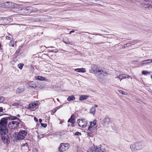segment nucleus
<instances>
[{"mask_svg":"<svg viewBox=\"0 0 152 152\" xmlns=\"http://www.w3.org/2000/svg\"><path fill=\"white\" fill-rule=\"evenodd\" d=\"M77 123L78 126L82 128H84L87 126L88 121L85 118L79 119L77 120Z\"/></svg>","mask_w":152,"mask_h":152,"instance_id":"6e6552de","label":"nucleus"},{"mask_svg":"<svg viewBox=\"0 0 152 152\" xmlns=\"http://www.w3.org/2000/svg\"><path fill=\"white\" fill-rule=\"evenodd\" d=\"M1 43H0V50H1L2 49L1 48Z\"/></svg>","mask_w":152,"mask_h":152,"instance_id":"de8ad7c7","label":"nucleus"},{"mask_svg":"<svg viewBox=\"0 0 152 152\" xmlns=\"http://www.w3.org/2000/svg\"><path fill=\"white\" fill-rule=\"evenodd\" d=\"M89 96L87 95H82L80 96L79 100L81 101H83L86 100Z\"/></svg>","mask_w":152,"mask_h":152,"instance_id":"6ab92c4d","label":"nucleus"},{"mask_svg":"<svg viewBox=\"0 0 152 152\" xmlns=\"http://www.w3.org/2000/svg\"><path fill=\"white\" fill-rule=\"evenodd\" d=\"M74 123L72 124L71 126H72V127H73V126H74Z\"/></svg>","mask_w":152,"mask_h":152,"instance_id":"09e8293b","label":"nucleus"},{"mask_svg":"<svg viewBox=\"0 0 152 152\" xmlns=\"http://www.w3.org/2000/svg\"><path fill=\"white\" fill-rule=\"evenodd\" d=\"M142 73L143 75H146L148 74H150L151 73L150 72H148L147 70H143L142 71Z\"/></svg>","mask_w":152,"mask_h":152,"instance_id":"a878e982","label":"nucleus"},{"mask_svg":"<svg viewBox=\"0 0 152 152\" xmlns=\"http://www.w3.org/2000/svg\"><path fill=\"white\" fill-rule=\"evenodd\" d=\"M14 6V3L7 1L6 3L0 4V7L2 8H11Z\"/></svg>","mask_w":152,"mask_h":152,"instance_id":"9d476101","label":"nucleus"},{"mask_svg":"<svg viewBox=\"0 0 152 152\" xmlns=\"http://www.w3.org/2000/svg\"><path fill=\"white\" fill-rule=\"evenodd\" d=\"M96 121V120L95 119L93 121L90 122V125L88 128V130L91 131L96 130L97 127Z\"/></svg>","mask_w":152,"mask_h":152,"instance_id":"1a4fd4ad","label":"nucleus"},{"mask_svg":"<svg viewBox=\"0 0 152 152\" xmlns=\"http://www.w3.org/2000/svg\"><path fill=\"white\" fill-rule=\"evenodd\" d=\"M152 62V59H147L142 61L140 64L142 65H148L150 64Z\"/></svg>","mask_w":152,"mask_h":152,"instance_id":"f8f14e48","label":"nucleus"},{"mask_svg":"<svg viewBox=\"0 0 152 152\" xmlns=\"http://www.w3.org/2000/svg\"><path fill=\"white\" fill-rule=\"evenodd\" d=\"M88 132H87V136L89 137H93L94 135V132L95 131V130H89L88 129L87 130Z\"/></svg>","mask_w":152,"mask_h":152,"instance_id":"4468645a","label":"nucleus"},{"mask_svg":"<svg viewBox=\"0 0 152 152\" xmlns=\"http://www.w3.org/2000/svg\"><path fill=\"white\" fill-rule=\"evenodd\" d=\"M10 34H9V35H10Z\"/></svg>","mask_w":152,"mask_h":152,"instance_id":"603ef678","label":"nucleus"},{"mask_svg":"<svg viewBox=\"0 0 152 152\" xmlns=\"http://www.w3.org/2000/svg\"><path fill=\"white\" fill-rule=\"evenodd\" d=\"M20 124V123L18 121H13L9 123L8 126L9 128L11 129H17L19 128V125Z\"/></svg>","mask_w":152,"mask_h":152,"instance_id":"0eeeda50","label":"nucleus"},{"mask_svg":"<svg viewBox=\"0 0 152 152\" xmlns=\"http://www.w3.org/2000/svg\"><path fill=\"white\" fill-rule=\"evenodd\" d=\"M34 120L36 122H38V120L36 117H34Z\"/></svg>","mask_w":152,"mask_h":152,"instance_id":"79ce46f5","label":"nucleus"},{"mask_svg":"<svg viewBox=\"0 0 152 152\" xmlns=\"http://www.w3.org/2000/svg\"><path fill=\"white\" fill-rule=\"evenodd\" d=\"M9 45L10 46L14 47V42L13 40H11L9 44Z\"/></svg>","mask_w":152,"mask_h":152,"instance_id":"c85d7f7f","label":"nucleus"},{"mask_svg":"<svg viewBox=\"0 0 152 152\" xmlns=\"http://www.w3.org/2000/svg\"><path fill=\"white\" fill-rule=\"evenodd\" d=\"M98 107V106L96 104H95L94 105V107H93L92 108H91V109L90 111L91 113H92L93 114H94L96 112V109L95 107Z\"/></svg>","mask_w":152,"mask_h":152,"instance_id":"412c9836","label":"nucleus"},{"mask_svg":"<svg viewBox=\"0 0 152 152\" xmlns=\"http://www.w3.org/2000/svg\"><path fill=\"white\" fill-rule=\"evenodd\" d=\"M96 146L97 152H106V149L102 146H101L100 147Z\"/></svg>","mask_w":152,"mask_h":152,"instance_id":"ddd939ff","label":"nucleus"},{"mask_svg":"<svg viewBox=\"0 0 152 152\" xmlns=\"http://www.w3.org/2000/svg\"><path fill=\"white\" fill-rule=\"evenodd\" d=\"M25 90L24 88H18L16 90V92L18 94L21 93L23 92Z\"/></svg>","mask_w":152,"mask_h":152,"instance_id":"f3484780","label":"nucleus"},{"mask_svg":"<svg viewBox=\"0 0 152 152\" xmlns=\"http://www.w3.org/2000/svg\"><path fill=\"white\" fill-rule=\"evenodd\" d=\"M81 133L80 132H76L74 135H81Z\"/></svg>","mask_w":152,"mask_h":152,"instance_id":"c9c22d12","label":"nucleus"},{"mask_svg":"<svg viewBox=\"0 0 152 152\" xmlns=\"http://www.w3.org/2000/svg\"><path fill=\"white\" fill-rule=\"evenodd\" d=\"M18 66L20 69H22L24 66V64L23 63H20L18 64Z\"/></svg>","mask_w":152,"mask_h":152,"instance_id":"cd10ccee","label":"nucleus"},{"mask_svg":"<svg viewBox=\"0 0 152 152\" xmlns=\"http://www.w3.org/2000/svg\"><path fill=\"white\" fill-rule=\"evenodd\" d=\"M89 72L91 73H94L98 74L99 75H102L103 76L107 74V72L104 71L100 69L99 66L94 64H92L91 69L89 70Z\"/></svg>","mask_w":152,"mask_h":152,"instance_id":"f03ea898","label":"nucleus"},{"mask_svg":"<svg viewBox=\"0 0 152 152\" xmlns=\"http://www.w3.org/2000/svg\"><path fill=\"white\" fill-rule=\"evenodd\" d=\"M70 146L68 143H61L58 147V150L61 152H63L67 150Z\"/></svg>","mask_w":152,"mask_h":152,"instance_id":"423d86ee","label":"nucleus"},{"mask_svg":"<svg viewBox=\"0 0 152 152\" xmlns=\"http://www.w3.org/2000/svg\"><path fill=\"white\" fill-rule=\"evenodd\" d=\"M33 83V82L32 81L31 82V84L29 86L30 87L33 88H37L36 85L35 83Z\"/></svg>","mask_w":152,"mask_h":152,"instance_id":"bb28decb","label":"nucleus"},{"mask_svg":"<svg viewBox=\"0 0 152 152\" xmlns=\"http://www.w3.org/2000/svg\"><path fill=\"white\" fill-rule=\"evenodd\" d=\"M3 111V107H0V113L2 112Z\"/></svg>","mask_w":152,"mask_h":152,"instance_id":"37998d69","label":"nucleus"},{"mask_svg":"<svg viewBox=\"0 0 152 152\" xmlns=\"http://www.w3.org/2000/svg\"><path fill=\"white\" fill-rule=\"evenodd\" d=\"M76 72H86V70L85 69L81 68H77L75 69V70Z\"/></svg>","mask_w":152,"mask_h":152,"instance_id":"dca6fc26","label":"nucleus"},{"mask_svg":"<svg viewBox=\"0 0 152 152\" xmlns=\"http://www.w3.org/2000/svg\"><path fill=\"white\" fill-rule=\"evenodd\" d=\"M17 118L15 116H11L10 119L12 120H16Z\"/></svg>","mask_w":152,"mask_h":152,"instance_id":"e433bc0d","label":"nucleus"},{"mask_svg":"<svg viewBox=\"0 0 152 152\" xmlns=\"http://www.w3.org/2000/svg\"><path fill=\"white\" fill-rule=\"evenodd\" d=\"M26 3H23V4H18L14 3V6H12V7H11V10L12 11L15 12L19 13L21 15V13L20 12H21V10L23 8L21 7V6H25V4Z\"/></svg>","mask_w":152,"mask_h":152,"instance_id":"20e7f679","label":"nucleus"},{"mask_svg":"<svg viewBox=\"0 0 152 152\" xmlns=\"http://www.w3.org/2000/svg\"><path fill=\"white\" fill-rule=\"evenodd\" d=\"M5 99V98L4 96H0V102L1 103L3 102L4 101Z\"/></svg>","mask_w":152,"mask_h":152,"instance_id":"2f4dec72","label":"nucleus"},{"mask_svg":"<svg viewBox=\"0 0 152 152\" xmlns=\"http://www.w3.org/2000/svg\"><path fill=\"white\" fill-rule=\"evenodd\" d=\"M110 119L108 117H106L103 120V122L104 124H108L110 123Z\"/></svg>","mask_w":152,"mask_h":152,"instance_id":"5701e85b","label":"nucleus"},{"mask_svg":"<svg viewBox=\"0 0 152 152\" xmlns=\"http://www.w3.org/2000/svg\"><path fill=\"white\" fill-rule=\"evenodd\" d=\"M41 125L44 128H45L47 126V124H41Z\"/></svg>","mask_w":152,"mask_h":152,"instance_id":"4c0bfd02","label":"nucleus"},{"mask_svg":"<svg viewBox=\"0 0 152 152\" xmlns=\"http://www.w3.org/2000/svg\"><path fill=\"white\" fill-rule=\"evenodd\" d=\"M39 122L40 123H41L42 121V119H39Z\"/></svg>","mask_w":152,"mask_h":152,"instance_id":"49530a36","label":"nucleus"},{"mask_svg":"<svg viewBox=\"0 0 152 152\" xmlns=\"http://www.w3.org/2000/svg\"><path fill=\"white\" fill-rule=\"evenodd\" d=\"M118 91L121 94L123 95H127V93L126 92L122 90H119Z\"/></svg>","mask_w":152,"mask_h":152,"instance_id":"7c9ffc66","label":"nucleus"},{"mask_svg":"<svg viewBox=\"0 0 152 152\" xmlns=\"http://www.w3.org/2000/svg\"><path fill=\"white\" fill-rule=\"evenodd\" d=\"M56 50V51H55V52H56V53L58 51V50Z\"/></svg>","mask_w":152,"mask_h":152,"instance_id":"3c124183","label":"nucleus"},{"mask_svg":"<svg viewBox=\"0 0 152 152\" xmlns=\"http://www.w3.org/2000/svg\"><path fill=\"white\" fill-rule=\"evenodd\" d=\"M35 78L37 80H46V79L43 77L39 76H35Z\"/></svg>","mask_w":152,"mask_h":152,"instance_id":"4be33fe9","label":"nucleus"},{"mask_svg":"<svg viewBox=\"0 0 152 152\" xmlns=\"http://www.w3.org/2000/svg\"><path fill=\"white\" fill-rule=\"evenodd\" d=\"M6 39L8 40H11V37L8 36H6Z\"/></svg>","mask_w":152,"mask_h":152,"instance_id":"ea45409f","label":"nucleus"},{"mask_svg":"<svg viewBox=\"0 0 152 152\" xmlns=\"http://www.w3.org/2000/svg\"><path fill=\"white\" fill-rule=\"evenodd\" d=\"M7 119L5 118H2L0 121V134L2 140L5 144L9 143L10 140L7 134L8 132L6 126Z\"/></svg>","mask_w":152,"mask_h":152,"instance_id":"f257e3e1","label":"nucleus"},{"mask_svg":"<svg viewBox=\"0 0 152 152\" xmlns=\"http://www.w3.org/2000/svg\"><path fill=\"white\" fill-rule=\"evenodd\" d=\"M116 78H118L120 80V81H121L123 79H124L123 78V76L121 74L118 75L117 77H116Z\"/></svg>","mask_w":152,"mask_h":152,"instance_id":"72a5a7b5","label":"nucleus"},{"mask_svg":"<svg viewBox=\"0 0 152 152\" xmlns=\"http://www.w3.org/2000/svg\"><path fill=\"white\" fill-rule=\"evenodd\" d=\"M75 99V97L73 95L69 96L67 99V100L68 101H73Z\"/></svg>","mask_w":152,"mask_h":152,"instance_id":"b1692460","label":"nucleus"},{"mask_svg":"<svg viewBox=\"0 0 152 152\" xmlns=\"http://www.w3.org/2000/svg\"><path fill=\"white\" fill-rule=\"evenodd\" d=\"M145 2H144V4H145V5H143V6H145V5H148L146 7H144L145 8H148L149 9L150 8H152V5H148V4H147V2L148 1H144Z\"/></svg>","mask_w":152,"mask_h":152,"instance_id":"393cba45","label":"nucleus"},{"mask_svg":"<svg viewBox=\"0 0 152 152\" xmlns=\"http://www.w3.org/2000/svg\"><path fill=\"white\" fill-rule=\"evenodd\" d=\"M20 48L18 49L16 51V53L18 54V53H19L20 52Z\"/></svg>","mask_w":152,"mask_h":152,"instance_id":"a19ab883","label":"nucleus"},{"mask_svg":"<svg viewBox=\"0 0 152 152\" xmlns=\"http://www.w3.org/2000/svg\"><path fill=\"white\" fill-rule=\"evenodd\" d=\"M74 32V31L72 30L69 32V34H71L72 33H73Z\"/></svg>","mask_w":152,"mask_h":152,"instance_id":"c03bdc74","label":"nucleus"},{"mask_svg":"<svg viewBox=\"0 0 152 152\" xmlns=\"http://www.w3.org/2000/svg\"><path fill=\"white\" fill-rule=\"evenodd\" d=\"M59 108L58 107L57 109L56 108L53 109L51 112V114H53L55 113L57 111V110Z\"/></svg>","mask_w":152,"mask_h":152,"instance_id":"473e14b6","label":"nucleus"},{"mask_svg":"<svg viewBox=\"0 0 152 152\" xmlns=\"http://www.w3.org/2000/svg\"><path fill=\"white\" fill-rule=\"evenodd\" d=\"M151 79H152V75H151Z\"/></svg>","mask_w":152,"mask_h":152,"instance_id":"8fccbe9b","label":"nucleus"},{"mask_svg":"<svg viewBox=\"0 0 152 152\" xmlns=\"http://www.w3.org/2000/svg\"><path fill=\"white\" fill-rule=\"evenodd\" d=\"M27 132L26 130H20L19 132L15 133V137H16L17 139L19 140L24 139L26 135Z\"/></svg>","mask_w":152,"mask_h":152,"instance_id":"39448f33","label":"nucleus"},{"mask_svg":"<svg viewBox=\"0 0 152 152\" xmlns=\"http://www.w3.org/2000/svg\"><path fill=\"white\" fill-rule=\"evenodd\" d=\"M130 147L132 150H134L136 148V145L135 144H131Z\"/></svg>","mask_w":152,"mask_h":152,"instance_id":"c756f323","label":"nucleus"},{"mask_svg":"<svg viewBox=\"0 0 152 152\" xmlns=\"http://www.w3.org/2000/svg\"><path fill=\"white\" fill-rule=\"evenodd\" d=\"M38 11V9L34 8L31 6H28L26 8L23 7L21 10V15H28L32 12H36Z\"/></svg>","mask_w":152,"mask_h":152,"instance_id":"7ed1b4c3","label":"nucleus"},{"mask_svg":"<svg viewBox=\"0 0 152 152\" xmlns=\"http://www.w3.org/2000/svg\"><path fill=\"white\" fill-rule=\"evenodd\" d=\"M68 122L71 124L75 123V116L74 115H72L71 116L70 118L68 120Z\"/></svg>","mask_w":152,"mask_h":152,"instance_id":"2eb2a0df","label":"nucleus"},{"mask_svg":"<svg viewBox=\"0 0 152 152\" xmlns=\"http://www.w3.org/2000/svg\"><path fill=\"white\" fill-rule=\"evenodd\" d=\"M126 77H127L128 78H132V77H131L129 76V75H127Z\"/></svg>","mask_w":152,"mask_h":152,"instance_id":"a18cd8bd","label":"nucleus"},{"mask_svg":"<svg viewBox=\"0 0 152 152\" xmlns=\"http://www.w3.org/2000/svg\"><path fill=\"white\" fill-rule=\"evenodd\" d=\"M63 41L65 43L67 44H70L71 42L69 41L68 38L67 37H64L63 39Z\"/></svg>","mask_w":152,"mask_h":152,"instance_id":"aec40b11","label":"nucleus"},{"mask_svg":"<svg viewBox=\"0 0 152 152\" xmlns=\"http://www.w3.org/2000/svg\"><path fill=\"white\" fill-rule=\"evenodd\" d=\"M38 103L35 102H33L29 104L28 109L32 111H34L36 109L37 106H38Z\"/></svg>","mask_w":152,"mask_h":152,"instance_id":"9b49d317","label":"nucleus"},{"mask_svg":"<svg viewBox=\"0 0 152 152\" xmlns=\"http://www.w3.org/2000/svg\"><path fill=\"white\" fill-rule=\"evenodd\" d=\"M88 152H97L96 150V146H95L94 145V147H91L88 150Z\"/></svg>","mask_w":152,"mask_h":152,"instance_id":"a211bd4d","label":"nucleus"},{"mask_svg":"<svg viewBox=\"0 0 152 152\" xmlns=\"http://www.w3.org/2000/svg\"><path fill=\"white\" fill-rule=\"evenodd\" d=\"M121 75H122V76H123V78H126V76H127V75L122 74H121Z\"/></svg>","mask_w":152,"mask_h":152,"instance_id":"58836bf2","label":"nucleus"},{"mask_svg":"<svg viewBox=\"0 0 152 152\" xmlns=\"http://www.w3.org/2000/svg\"><path fill=\"white\" fill-rule=\"evenodd\" d=\"M19 104H20L19 103H18V102H15V103H13L12 104V105L13 106H19Z\"/></svg>","mask_w":152,"mask_h":152,"instance_id":"f704fd0d","label":"nucleus"}]
</instances>
